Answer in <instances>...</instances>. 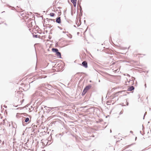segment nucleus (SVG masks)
I'll return each instance as SVG.
<instances>
[{"label":"nucleus","instance_id":"38","mask_svg":"<svg viewBox=\"0 0 151 151\" xmlns=\"http://www.w3.org/2000/svg\"><path fill=\"white\" fill-rule=\"evenodd\" d=\"M43 107H41V109H43Z\"/></svg>","mask_w":151,"mask_h":151},{"label":"nucleus","instance_id":"48","mask_svg":"<svg viewBox=\"0 0 151 151\" xmlns=\"http://www.w3.org/2000/svg\"><path fill=\"white\" fill-rule=\"evenodd\" d=\"M42 151H45V150H43Z\"/></svg>","mask_w":151,"mask_h":151},{"label":"nucleus","instance_id":"37","mask_svg":"<svg viewBox=\"0 0 151 151\" xmlns=\"http://www.w3.org/2000/svg\"><path fill=\"white\" fill-rule=\"evenodd\" d=\"M28 106H26L25 107L26 108L27 107H28Z\"/></svg>","mask_w":151,"mask_h":151},{"label":"nucleus","instance_id":"29","mask_svg":"<svg viewBox=\"0 0 151 151\" xmlns=\"http://www.w3.org/2000/svg\"><path fill=\"white\" fill-rule=\"evenodd\" d=\"M140 133L142 135H143V134H142L141 133V131H140Z\"/></svg>","mask_w":151,"mask_h":151},{"label":"nucleus","instance_id":"18","mask_svg":"<svg viewBox=\"0 0 151 151\" xmlns=\"http://www.w3.org/2000/svg\"><path fill=\"white\" fill-rule=\"evenodd\" d=\"M77 0H71V1L73 4L77 3Z\"/></svg>","mask_w":151,"mask_h":151},{"label":"nucleus","instance_id":"21","mask_svg":"<svg viewBox=\"0 0 151 151\" xmlns=\"http://www.w3.org/2000/svg\"><path fill=\"white\" fill-rule=\"evenodd\" d=\"M107 95L108 96V97L110 96V93L109 92V91L108 92L107 94Z\"/></svg>","mask_w":151,"mask_h":151},{"label":"nucleus","instance_id":"40","mask_svg":"<svg viewBox=\"0 0 151 151\" xmlns=\"http://www.w3.org/2000/svg\"><path fill=\"white\" fill-rule=\"evenodd\" d=\"M137 139V137H136L135 138V139L136 140Z\"/></svg>","mask_w":151,"mask_h":151},{"label":"nucleus","instance_id":"49","mask_svg":"<svg viewBox=\"0 0 151 151\" xmlns=\"http://www.w3.org/2000/svg\"><path fill=\"white\" fill-rule=\"evenodd\" d=\"M1 19V18L0 17V19Z\"/></svg>","mask_w":151,"mask_h":151},{"label":"nucleus","instance_id":"31","mask_svg":"<svg viewBox=\"0 0 151 151\" xmlns=\"http://www.w3.org/2000/svg\"><path fill=\"white\" fill-rule=\"evenodd\" d=\"M19 105H17V106H14H14H15V107H17L18 106H19Z\"/></svg>","mask_w":151,"mask_h":151},{"label":"nucleus","instance_id":"46","mask_svg":"<svg viewBox=\"0 0 151 151\" xmlns=\"http://www.w3.org/2000/svg\"><path fill=\"white\" fill-rule=\"evenodd\" d=\"M118 100V98L117 99V101Z\"/></svg>","mask_w":151,"mask_h":151},{"label":"nucleus","instance_id":"20","mask_svg":"<svg viewBox=\"0 0 151 151\" xmlns=\"http://www.w3.org/2000/svg\"><path fill=\"white\" fill-rule=\"evenodd\" d=\"M126 104L127 106H128L129 105V103L127 101V99H126Z\"/></svg>","mask_w":151,"mask_h":151},{"label":"nucleus","instance_id":"33","mask_svg":"<svg viewBox=\"0 0 151 151\" xmlns=\"http://www.w3.org/2000/svg\"><path fill=\"white\" fill-rule=\"evenodd\" d=\"M50 20H51V21H54V20L53 19H51Z\"/></svg>","mask_w":151,"mask_h":151},{"label":"nucleus","instance_id":"32","mask_svg":"<svg viewBox=\"0 0 151 151\" xmlns=\"http://www.w3.org/2000/svg\"><path fill=\"white\" fill-rule=\"evenodd\" d=\"M22 124L23 126H25V125L24 124V122H23V121H22Z\"/></svg>","mask_w":151,"mask_h":151},{"label":"nucleus","instance_id":"47","mask_svg":"<svg viewBox=\"0 0 151 151\" xmlns=\"http://www.w3.org/2000/svg\"><path fill=\"white\" fill-rule=\"evenodd\" d=\"M150 122H148V123H149Z\"/></svg>","mask_w":151,"mask_h":151},{"label":"nucleus","instance_id":"34","mask_svg":"<svg viewBox=\"0 0 151 151\" xmlns=\"http://www.w3.org/2000/svg\"><path fill=\"white\" fill-rule=\"evenodd\" d=\"M145 116H143V119H145Z\"/></svg>","mask_w":151,"mask_h":151},{"label":"nucleus","instance_id":"5","mask_svg":"<svg viewBox=\"0 0 151 151\" xmlns=\"http://www.w3.org/2000/svg\"><path fill=\"white\" fill-rule=\"evenodd\" d=\"M91 87V85L90 84L86 86L84 89L85 90H86V91H87L89 90Z\"/></svg>","mask_w":151,"mask_h":151},{"label":"nucleus","instance_id":"25","mask_svg":"<svg viewBox=\"0 0 151 151\" xmlns=\"http://www.w3.org/2000/svg\"><path fill=\"white\" fill-rule=\"evenodd\" d=\"M135 78H133L132 79V81H133V82H134V81Z\"/></svg>","mask_w":151,"mask_h":151},{"label":"nucleus","instance_id":"16","mask_svg":"<svg viewBox=\"0 0 151 151\" xmlns=\"http://www.w3.org/2000/svg\"><path fill=\"white\" fill-rule=\"evenodd\" d=\"M29 110L30 111H32L33 110L34 108L32 106H30V107H29Z\"/></svg>","mask_w":151,"mask_h":151},{"label":"nucleus","instance_id":"6","mask_svg":"<svg viewBox=\"0 0 151 151\" xmlns=\"http://www.w3.org/2000/svg\"><path fill=\"white\" fill-rule=\"evenodd\" d=\"M82 65L84 67L86 68H87L88 67V64L87 62L86 61H83L82 63Z\"/></svg>","mask_w":151,"mask_h":151},{"label":"nucleus","instance_id":"30","mask_svg":"<svg viewBox=\"0 0 151 151\" xmlns=\"http://www.w3.org/2000/svg\"><path fill=\"white\" fill-rule=\"evenodd\" d=\"M130 133H133V132L132 131H130Z\"/></svg>","mask_w":151,"mask_h":151},{"label":"nucleus","instance_id":"35","mask_svg":"<svg viewBox=\"0 0 151 151\" xmlns=\"http://www.w3.org/2000/svg\"><path fill=\"white\" fill-rule=\"evenodd\" d=\"M111 132H112L111 130V129H110V133H111Z\"/></svg>","mask_w":151,"mask_h":151},{"label":"nucleus","instance_id":"44","mask_svg":"<svg viewBox=\"0 0 151 151\" xmlns=\"http://www.w3.org/2000/svg\"><path fill=\"white\" fill-rule=\"evenodd\" d=\"M5 12L4 11V12H2L1 13H3V12Z\"/></svg>","mask_w":151,"mask_h":151},{"label":"nucleus","instance_id":"7","mask_svg":"<svg viewBox=\"0 0 151 151\" xmlns=\"http://www.w3.org/2000/svg\"><path fill=\"white\" fill-rule=\"evenodd\" d=\"M134 87L133 86H131L128 88L127 91H131L134 90Z\"/></svg>","mask_w":151,"mask_h":151},{"label":"nucleus","instance_id":"15","mask_svg":"<svg viewBox=\"0 0 151 151\" xmlns=\"http://www.w3.org/2000/svg\"><path fill=\"white\" fill-rule=\"evenodd\" d=\"M87 91H86V90H85L84 89L83 92L82 93L81 95L82 96H84L85 94L87 92Z\"/></svg>","mask_w":151,"mask_h":151},{"label":"nucleus","instance_id":"13","mask_svg":"<svg viewBox=\"0 0 151 151\" xmlns=\"http://www.w3.org/2000/svg\"><path fill=\"white\" fill-rule=\"evenodd\" d=\"M24 122H29V118L28 117H24Z\"/></svg>","mask_w":151,"mask_h":151},{"label":"nucleus","instance_id":"11","mask_svg":"<svg viewBox=\"0 0 151 151\" xmlns=\"http://www.w3.org/2000/svg\"><path fill=\"white\" fill-rule=\"evenodd\" d=\"M46 88H47L49 90H50L52 88V86L49 84H47L46 85Z\"/></svg>","mask_w":151,"mask_h":151},{"label":"nucleus","instance_id":"19","mask_svg":"<svg viewBox=\"0 0 151 151\" xmlns=\"http://www.w3.org/2000/svg\"><path fill=\"white\" fill-rule=\"evenodd\" d=\"M50 15L51 17H53L54 16L55 14L53 13H50Z\"/></svg>","mask_w":151,"mask_h":151},{"label":"nucleus","instance_id":"26","mask_svg":"<svg viewBox=\"0 0 151 151\" xmlns=\"http://www.w3.org/2000/svg\"><path fill=\"white\" fill-rule=\"evenodd\" d=\"M58 28H60V29H62V28L61 27H60L58 26Z\"/></svg>","mask_w":151,"mask_h":151},{"label":"nucleus","instance_id":"22","mask_svg":"<svg viewBox=\"0 0 151 151\" xmlns=\"http://www.w3.org/2000/svg\"><path fill=\"white\" fill-rule=\"evenodd\" d=\"M73 6H74L75 7H76V3H73Z\"/></svg>","mask_w":151,"mask_h":151},{"label":"nucleus","instance_id":"8","mask_svg":"<svg viewBox=\"0 0 151 151\" xmlns=\"http://www.w3.org/2000/svg\"><path fill=\"white\" fill-rule=\"evenodd\" d=\"M78 5H80V14H81V15L82 16V12L83 11L82 10V9L81 6L80 5V2H79V0L78 1Z\"/></svg>","mask_w":151,"mask_h":151},{"label":"nucleus","instance_id":"42","mask_svg":"<svg viewBox=\"0 0 151 151\" xmlns=\"http://www.w3.org/2000/svg\"><path fill=\"white\" fill-rule=\"evenodd\" d=\"M90 82H91V81L90 80Z\"/></svg>","mask_w":151,"mask_h":151},{"label":"nucleus","instance_id":"3","mask_svg":"<svg viewBox=\"0 0 151 151\" xmlns=\"http://www.w3.org/2000/svg\"><path fill=\"white\" fill-rule=\"evenodd\" d=\"M44 108H46V110H47V112H49L51 110H55L56 109H57V107H47L46 106H45L44 107Z\"/></svg>","mask_w":151,"mask_h":151},{"label":"nucleus","instance_id":"14","mask_svg":"<svg viewBox=\"0 0 151 151\" xmlns=\"http://www.w3.org/2000/svg\"><path fill=\"white\" fill-rule=\"evenodd\" d=\"M33 37L34 38H37L39 37V38H40V35L38 36V35H33Z\"/></svg>","mask_w":151,"mask_h":151},{"label":"nucleus","instance_id":"9","mask_svg":"<svg viewBox=\"0 0 151 151\" xmlns=\"http://www.w3.org/2000/svg\"><path fill=\"white\" fill-rule=\"evenodd\" d=\"M56 22L58 24H60L61 23V20L60 17H58L56 19Z\"/></svg>","mask_w":151,"mask_h":151},{"label":"nucleus","instance_id":"24","mask_svg":"<svg viewBox=\"0 0 151 151\" xmlns=\"http://www.w3.org/2000/svg\"><path fill=\"white\" fill-rule=\"evenodd\" d=\"M123 113V112H122L121 111L119 113V115H121V114H122Z\"/></svg>","mask_w":151,"mask_h":151},{"label":"nucleus","instance_id":"39","mask_svg":"<svg viewBox=\"0 0 151 151\" xmlns=\"http://www.w3.org/2000/svg\"><path fill=\"white\" fill-rule=\"evenodd\" d=\"M84 22L85 23V22H86V20H84Z\"/></svg>","mask_w":151,"mask_h":151},{"label":"nucleus","instance_id":"45","mask_svg":"<svg viewBox=\"0 0 151 151\" xmlns=\"http://www.w3.org/2000/svg\"><path fill=\"white\" fill-rule=\"evenodd\" d=\"M147 98H148V97H147V98H146V99H147Z\"/></svg>","mask_w":151,"mask_h":151},{"label":"nucleus","instance_id":"4","mask_svg":"<svg viewBox=\"0 0 151 151\" xmlns=\"http://www.w3.org/2000/svg\"><path fill=\"white\" fill-rule=\"evenodd\" d=\"M52 134H50V136L48 138V143H49V144H51L53 141V140L52 139Z\"/></svg>","mask_w":151,"mask_h":151},{"label":"nucleus","instance_id":"17","mask_svg":"<svg viewBox=\"0 0 151 151\" xmlns=\"http://www.w3.org/2000/svg\"><path fill=\"white\" fill-rule=\"evenodd\" d=\"M6 121V119H4L3 120V121L1 122L2 124L5 125V121Z\"/></svg>","mask_w":151,"mask_h":151},{"label":"nucleus","instance_id":"12","mask_svg":"<svg viewBox=\"0 0 151 151\" xmlns=\"http://www.w3.org/2000/svg\"><path fill=\"white\" fill-rule=\"evenodd\" d=\"M52 52L55 53L59 51L58 49L56 48H52Z\"/></svg>","mask_w":151,"mask_h":151},{"label":"nucleus","instance_id":"36","mask_svg":"<svg viewBox=\"0 0 151 151\" xmlns=\"http://www.w3.org/2000/svg\"><path fill=\"white\" fill-rule=\"evenodd\" d=\"M145 87H146V84H145Z\"/></svg>","mask_w":151,"mask_h":151},{"label":"nucleus","instance_id":"27","mask_svg":"<svg viewBox=\"0 0 151 151\" xmlns=\"http://www.w3.org/2000/svg\"><path fill=\"white\" fill-rule=\"evenodd\" d=\"M4 107L5 108H7V106L5 105H4Z\"/></svg>","mask_w":151,"mask_h":151},{"label":"nucleus","instance_id":"1","mask_svg":"<svg viewBox=\"0 0 151 151\" xmlns=\"http://www.w3.org/2000/svg\"><path fill=\"white\" fill-rule=\"evenodd\" d=\"M126 93H129L126 90H123L122 91H119L117 92H116L114 94H113L111 96V101H107L106 103L108 105L110 104H108L109 103H111L113 102L112 104H113L114 103V100H112V99H113L114 98H115L119 94V93H122L123 94H124V96H126L127 94H126Z\"/></svg>","mask_w":151,"mask_h":151},{"label":"nucleus","instance_id":"28","mask_svg":"<svg viewBox=\"0 0 151 151\" xmlns=\"http://www.w3.org/2000/svg\"><path fill=\"white\" fill-rule=\"evenodd\" d=\"M146 114H147V112H145V113L144 114V116H145V115Z\"/></svg>","mask_w":151,"mask_h":151},{"label":"nucleus","instance_id":"43","mask_svg":"<svg viewBox=\"0 0 151 151\" xmlns=\"http://www.w3.org/2000/svg\"><path fill=\"white\" fill-rule=\"evenodd\" d=\"M17 114H17V115H16V116L17 117Z\"/></svg>","mask_w":151,"mask_h":151},{"label":"nucleus","instance_id":"2","mask_svg":"<svg viewBox=\"0 0 151 151\" xmlns=\"http://www.w3.org/2000/svg\"><path fill=\"white\" fill-rule=\"evenodd\" d=\"M56 67H58L57 71H60L63 70V65H61V64H58L57 65Z\"/></svg>","mask_w":151,"mask_h":151},{"label":"nucleus","instance_id":"23","mask_svg":"<svg viewBox=\"0 0 151 151\" xmlns=\"http://www.w3.org/2000/svg\"><path fill=\"white\" fill-rule=\"evenodd\" d=\"M34 82V81H32L31 82H30V83H29V86H30V85H31V84L32 83H33V82Z\"/></svg>","mask_w":151,"mask_h":151},{"label":"nucleus","instance_id":"10","mask_svg":"<svg viewBox=\"0 0 151 151\" xmlns=\"http://www.w3.org/2000/svg\"><path fill=\"white\" fill-rule=\"evenodd\" d=\"M56 55L57 56V57H58L59 58H61V54L60 52L59 51H58L56 53Z\"/></svg>","mask_w":151,"mask_h":151},{"label":"nucleus","instance_id":"41","mask_svg":"<svg viewBox=\"0 0 151 151\" xmlns=\"http://www.w3.org/2000/svg\"><path fill=\"white\" fill-rule=\"evenodd\" d=\"M74 26L75 27H76V26H75V25H74Z\"/></svg>","mask_w":151,"mask_h":151}]
</instances>
